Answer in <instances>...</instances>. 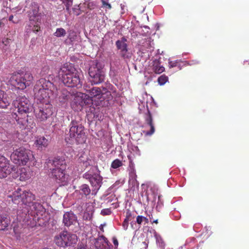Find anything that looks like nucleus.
<instances>
[{"label":"nucleus","mask_w":249,"mask_h":249,"mask_svg":"<svg viewBox=\"0 0 249 249\" xmlns=\"http://www.w3.org/2000/svg\"><path fill=\"white\" fill-rule=\"evenodd\" d=\"M66 34V31L62 28H57L54 35L57 37H63Z\"/></svg>","instance_id":"e433bc0d"},{"label":"nucleus","mask_w":249,"mask_h":249,"mask_svg":"<svg viewBox=\"0 0 249 249\" xmlns=\"http://www.w3.org/2000/svg\"><path fill=\"white\" fill-rule=\"evenodd\" d=\"M102 7L107 9H110L111 8V6L110 4L107 2L105 0H102Z\"/></svg>","instance_id":"37998d69"},{"label":"nucleus","mask_w":249,"mask_h":249,"mask_svg":"<svg viewBox=\"0 0 249 249\" xmlns=\"http://www.w3.org/2000/svg\"><path fill=\"white\" fill-rule=\"evenodd\" d=\"M40 23L30 21L29 24L26 27V30L27 33L32 31L35 33L37 32L40 29Z\"/></svg>","instance_id":"393cba45"},{"label":"nucleus","mask_w":249,"mask_h":249,"mask_svg":"<svg viewBox=\"0 0 249 249\" xmlns=\"http://www.w3.org/2000/svg\"><path fill=\"white\" fill-rule=\"evenodd\" d=\"M136 220L137 223L139 224H141L143 221H145L146 223L148 222L147 218L141 215L138 216Z\"/></svg>","instance_id":"79ce46f5"},{"label":"nucleus","mask_w":249,"mask_h":249,"mask_svg":"<svg viewBox=\"0 0 249 249\" xmlns=\"http://www.w3.org/2000/svg\"><path fill=\"white\" fill-rule=\"evenodd\" d=\"M83 178L89 180L92 187V194L95 195L102 184L103 178L98 173L91 174L88 172L83 175Z\"/></svg>","instance_id":"ddd939ff"},{"label":"nucleus","mask_w":249,"mask_h":249,"mask_svg":"<svg viewBox=\"0 0 249 249\" xmlns=\"http://www.w3.org/2000/svg\"><path fill=\"white\" fill-rule=\"evenodd\" d=\"M88 93V97L92 99L91 104L96 106H104L105 104L102 103V91L98 87H92L91 89H86Z\"/></svg>","instance_id":"2eb2a0df"},{"label":"nucleus","mask_w":249,"mask_h":249,"mask_svg":"<svg viewBox=\"0 0 249 249\" xmlns=\"http://www.w3.org/2000/svg\"><path fill=\"white\" fill-rule=\"evenodd\" d=\"M35 98L40 104H50L51 98H56L57 88L52 82L46 78H40L34 87Z\"/></svg>","instance_id":"f257e3e1"},{"label":"nucleus","mask_w":249,"mask_h":249,"mask_svg":"<svg viewBox=\"0 0 249 249\" xmlns=\"http://www.w3.org/2000/svg\"><path fill=\"white\" fill-rule=\"evenodd\" d=\"M126 41V39L124 37H123L120 40H118L115 43L117 49L121 51L127 48Z\"/></svg>","instance_id":"cd10ccee"},{"label":"nucleus","mask_w":249,"mask_h":249,"mask_svg":"<svg viewBox=\"0 0 249 249\" xmlns=\"http://www.w3.org/2000/svg\"><path fill=\"white\" fill-rule=\"evenodd\" d=\"M52 177L59 183H61L62 185H64L68 181L69 176L65 173V171L52 169Z\"/></svg>","instance_id":"dca6fc26"},{"label":"nucleus","mask_w":249,"mask_h":249,"mask_svg":"<svg viewBox=\"0 0 249 249\" xmlns=\"http://www.w3.org/2000/svg\"><path fill=\"white\" fill-rule=\"evenodd\" d=\"M58 76L68 87H74L81 85L78 72L71 64H64L59 70Z\"/></svg>","instance_id":"7ed1b4c3"},{"label":"nucleus","mask_w":249,"mask_h":249,"mask_svg":"<svg viewBox=\"0 0 249 249\" xmlns=\"http://www.w3.org/2000/svg\"><path fill=\"white\" fill-rule=\"evenodd\" d=\"M80 249H85V248L84 247L83 248H81Z\"/></svg>","instance_id":"4d7b16f0"},{"label":"nucleus","mask_w":249,"mask_h":249,"mask_svg":"<svg viewBox=\"0 0 249 249\" xmlns=\"http://www.w3.org/2000/svg\"><path fill=\"white\" fill-rule=\"evenodd\" d=\"M63 224L70 230L75 232L79 229V223L77 217L72 212H66L64 214Z\"/></svg>","instance_id":"9b49d317"},{"label":"nucleus","mask_w":249,"mask_h":249,"mask_svg":"<svg viewBox=\"0 0 249 249\" xmlns=\"http://www.w3.org/2000/svg\"><path fill=\"white\" fill-rule=\"evenodd\" d=\"M29 17L30 21L41 23V16L38 13V6L36 4L34 3V5H32V10L29 13Z\"/></svg>","instance_id":"a211bd4d"},{"label":"nucleus","mask_w":249,"mask_h":249,"mask_svg":"<svg viewBox=\"0 0 249 249\" xmlns=\"http://www.w3.org/2000/svg\"><path fill=\"white\" fill-rule=\"evenodd\" d=\"M179 61L178 60H176L175 61H170L169 62V66L170 68H174L178 66V63Z\"/></svg>","instance_id":"a18cd8bd"},{"label":"nucleus","mask_w":249,"mask_h":249,"mask_svg":"<svg viewBox=\"0 0 249 249\" xmlns=\"http://www.w3.org/2000/svg\"><path fill=\"white\" fill-rule=\"evenodd\" d=\"M76 36L74 33L70 34L68 36L67 39L65 41V42L67 45H72V42L74 41Z\"/></svg>","instance_id":"4c0bfd02"},{"label":"nucleus","mask_w":249,"mask_h":249,"mask_svg":"<svg viewBox=\"0 0 249 249\" xmlns=\"http://www.w3.org/2000/svg\"><path fill=\"white\" fill-rule=\"evenodd\" d=\"M177 67L179 69V70L181 69V66L179 63H178V66Z\"/></svg>","instance_id":"3c124183"},{"label":"nucleus","mask_w":249,"mask_h":249,"mask_svg":"<svg viewBox=\"0 0 249 249\" xmlns=\"http://www.w3.org/2000/svg\"><path fill=\"white\" fill-rule=\"evenodd\" d=\"M93 242L95 248L97 249H102L104 244H107L108 242L107 239L103 235L94 238Z\"/></svg>","instance_id":"412c9836"},{"label":"nucleus","mask_w":249,"mask_h":249,"mask_svg":"<svg viewBox=\"0 0 249 249\" xmlns=\"http://www.w3.org/2000/svg\"><path fill=\"white\" fill-rule=\"evenodd\" d=\"M9 224L10 220L8 218L0 215V230H5Z\"/></svg>","instance_id":"c85d7f7f"},{"label":"nucleus","mask_w":249,"mask_h":249,"mask_svg":"<svg viewBox=\"0 0 249 249\" xmlns=\"http://www.w3.org/2000/svg\"><path fill=\"white\" fill-rule=\"evenodd\" d=\"M128 221H129V218H128V216H127L126 217V218L124 219V221L123 222V224L124 228L125 230H126L127 228L128 225Z\"/></svg>","instance_id":"de8ad7c7"},{"label":"nucleus","mask_w":249,"mask_h":249,"mask_svg":"<svg viewBox=\"0 0 249 249\" xmlns=\"http://www.w3.org/2000/svg\"><path fill=\"white\" fill-rule=\"evenodd\" d=\"M100 229H101V230H102L103 231H103V227H101V228H100Z\"/></svg>","instance_id":"6e6d98bb"},{"label":"nucleus","mask_w":249,"mask_h":249,"mask_svg":"<svg viewBox=\"0 0 249 249\" xmlns=\"http://www.w3.org/2000/svg\"><path fill=\"white\" fill-rule=\"evenodd\" d=\"M92 99L88 97V95L79 92L75 96L72 103L73 107H76V109L81 110L85 106H89L91 105Z\"/></svg>","instance_id":"f8f14e48"},{"label":"nucleus","mask_w":249,"mask_h":249,"mask_svg":"<svg viewBox=\"0 0 249 249\" xmlns=\"http://www.w3.org/2000/svg\"><path fill=\"white\" fill-rule=\"evenodd\" d=\"M34 108L35 116L39 121L47 120L53 114V108L50 104H38Z\"/></svg>","instance_id":"9d476101"},{"label":"nucleus","mask_w":249,"mask_h":249,"mask_svg":"<svg viewBox=\"0 0 249 249\" xmlns=\"http://www.w3.org/2000/svg\"><path fill=\"white\" fill-rule=\"evenodd\" d=\"M14 104L17 106V110L12 115V117L23 127L28 125L31 126V125H29L31 122H29L28 119L26 118L28 117L27 113L31 109L29 100L25 96H21L18 98Z\"/></svg>","instance_id":"f03ea898"},{"label":"nucleus","mask_w":249,"mask_h":249,"mask_svg":"<svg viewBox=\"0 0 249 249\" xmlns=\"http://www.w3.org/2000/svg\"><path fill=\"white\" fill-rule=\"evenodd\" d=\"M40 74L41 76H44L43 78H46L47 80H49L51 82H52L53 78V76L50 71L49 67L47 65H45L42 67Z\"/></svg>","instance_id":"4be33fe9"},{"label":"nucleus","mask_w":249,"mask_h":249,"mask_svg":"<svg viewBox=\"0 0 249 249\" xmlns=\"http://www.w3.org/2000/svg\"><path fill=\"white\" fill-rule=\"evenodd\" d=\"M9 104V101L7 98L4 92L0 89V107L5 108Z\"/></svg>","instance_id":"a878e982"},{"label":"nucleus","mask_w":249,"mask_h":249,"mask_svg":"<svg viewBox=\"0 0 249 249\" xmlns=\"http://www.w3.org/2000/svg\"><path fill=\"white\" fill-rule=\"evenodd\" d=\"M153 70L156 73L160 74L164 71V68L160 65L159 61L155 60L153 61Z\"/></svg>","instance_id":"bb28decb"},{"label":"nucleus","mask_w":249,"mask_h":249,"mask_svg":"<svg viewBox=\"0 0 249 249\" xmlns=\"http://www.w3.org/2000/svg\"><path fill=\"white\" fill-rule=\"evenodd\" d=\"M82 157H80L79 158V160L80 162H83V166L85 167H87L88 166H89L90 165V160H87L85 161H84L82 160Z\"/></svg>","instance_id":"49530a36"},{"label":"nucleus","mask_w":249,"mask_h":249,"mask_svg":"<svg viewBox=\"0 0 249 249\" xmlns=\"http://www.w3.org/2000/svg\"><path fill=\"white\" fill-rule=\"evenodd\" d=\"M122 165V161L118 160L116 159L111 163V167L114 169H117V168L121 166Z\"/></svg>","instance_id":"a19ab883"},{"label":"nucleus","mask_w":249,"mask_h":249,"mask_svg":"<svg viewBox=\"0 0 249 249\" xmlns=\"http://www.w3.org/2000/svg\"><path fill=\"white\" fill-rule=\"evenodd\" d=\"M154 223H155L156 224H157L158 223V219H156L155 220H154L153 222Z\"/></svg>","instance_id":"603ef678"},{"label":"nucleus","mask_w":249,"mask_h":249,"mask_svg":"<svg viewBox=\"0 0 249 249\" xmlns=\"http://www.w3.org/2000/svg\"><path fill=\"white\" fill-rule=\"evenodd\" d=\"M72 10L74 15L78 16L81 14V11H85V9L82 4H80L79 5H75L72 8Z\"/></svg>","instance_id":"7c9ffc66"},{"label":"nucleus","mask_w":249,"mask_h":249,"mask_svg":"<svg viewBox=\"0 0 249 249\" xmlns=\"http://www.w3.org/2000/svg\"><path fill=\"white\" fill-rule=\"evenodd\" d=\"M42 249H50V248H44Z\"/></svg>","instance_id":"5fc2aeb1"},{"label":"nucleus","mask_w":249,"mask_h":249,"mask_svg":"<svg viewBox=\"0 0 249 249\" xmlns=\"http://www.w3.org/2000/svg\"><path fill=\"white\" fill-rule=\"evenodd\" d=\"M20 179L21 180H25L30 178V173L29 172L27 171V170L23 168L20 171Z\"/></svg>","instance_id":"2f4dec72"},{"label":"nucleus","mask_w":249,"mask_h":249,"mask_svg":"<svg viewBox=\"0 0 249 249\" xmlns=\"http://www.w3.org/2000/svg\"><path fill=\"white\" fill-rule=\"evenodd\" d=\"M34 158L33 152L23 147L15 150L11 155L13 161L19 165H25L29 160Z\"/></svg>","instance_id":"1a4fd4ad"},{"label":"nucleus","mask_w":249,"mask_h":249,"mask_svg":"<svg viewBox=\"0 0 249 249\" xmlns=\"http://www.w3.org/2000/svg\"><path fill=\"white\" fill-rule=\"evenodd\" d=\"M89 73L92 84H99L104 81L105 73L102 65L97 61H93L89 68Z\"/></svg>","instance_id":"423d86ee"},{"label":"nucleus","mask_w":249,"mask_h":249,"mask_svg":"<svg viewBox=\"0 0 249 249\" xmlns=\"http://www.w3.org/2000/svg\"><path fill=\"white\" fill-rule=\"evenodd\" d=\"M34 77L29 71H22L13 74L10 77L9 82L15 87L24 89L32 83Z\"/></svg>","instance_id":"39448f33"},{"label":"nucleus","mask_w":249,"mask_h":249,"mask_svg":"<svg viewBox=\"0 0 249 249\" xmlns=\"http://www.w3.org/2000/svg\"><path fill=\"white\" fill-rule=\"evenodd\" d=\"M35 199V196L32 193L23 191L19 188H18L12 196V200L15 204H19L21 202L22 204L25 206L26 209L34 202L33 200Z\"/></svg>","instance_id":"6e6552de"},{"label":"nucleus","mask_w":249,"mask_h":249,"mask_svg":"<svg viewBox=\"0 0 249 249\" xmlns=\"http://www.w3.org/2000/svg\"><path fill=\"white\" fill-rule=\"evenodd\" d=\"M57 95L56 97H58V100L59 102L61 103H65L66 101L68 100L70 98L71 95L70 93L66 89H63L58 94V91L56 92Z\"/></svg>","instance_id":"b1692460"},{"label":"nucleus","mask_w":249,"mask_h":249,"mask_svg":"<svg viewBox=\"0 0 249 249\" xmlns=\"http://www.w3.org/2000/svg\"><path fill=\"white\" fill-rule=\"evenodd\" d=\"M82 5L84 6V9L86 8H88L89 9H94L96 6L95 3L93 1H89L86 2L82 4Z\"/></svg>","instance_id":"58836bf2"},{"label":"nucleus","mask_w":249,"mask_h":249,"mask_svg":"<svg viewBox=\"0 0 249 249\" xmlns=\"http://www.w3.org/2000/svg\"><path fill=\"white\" fill-rule=\"evenodd\" d=\"M16 168L10 164L9 161L3 156L0 155V178H3L10 175Z\"/></svg>","instance_id":"4468645a"},{"label":"nucleus","mask_w":249,"mask_h":249,"mask_svg":"<svg viewBox=\"0 0 249 249\" xmlns=\"http://www.w3.org/2000/svg\"><path fill=\"white\" fill-rule=\"evenodd\" d=\"M69 137H67L65 140L67 142L72 143H82L86 141V135L84 127L82 125L80 117L72 119L69 125Z\"/></svg>","instance_id":"20e7f679"},{"label":"nucleus","mask_w":249,"mask_h":249,"mask_svg":"<svg viewBox=\"0 0 249 249\" xmlns=\"http://www.w3.org/2000/svg\"><path fill=\"white\" fill-rule=\"evenodd\" d=\"M80 191L81 193L85 195V196L89 195L91 192L89 186L87 184H83L80 186Z\"/></svg>","instance_id":"473e14b6"},{"label":"nucleus","mask_w":249,"mask_h":249,"mask_svg":"<svg viewBox=\"0 0 249 249\" xmlns=\"http://www.w3.org/2000/svg\"><path fill=\"white\" fill-rule=\"evenodd\" d=\"M155 236L157 245L161 249H163L165 246V244L160 236L157 234H156Z\"/></svg>","instance_id":"c9c22d12"},{"label":"nucleus","mask_w":249,"mask_h":249,"mask_svg":"<svg viewBox=\"0 0 249 249\" xmlns=\"http://www.w3.org/2000/svg\"><path fill=\"white\" fill-rule=\"evenodd\" d=\"M26 209L27 210V213L33 216L38 215L39 214H42L45 211L44 208L40 203L35 202L32 203L31 206L27 208Z\"/></svg>","instance_id":"f3484780"},{"label":"nucleus","mask_w":249,"mask_h":249,"mask_svg":"<svg viewBox=\"0 0 249 249\" xmlns=\"http://www.w3.org/2000/svg\"><path fill=\"white\" fill-rule=\"evenodd\" d=\"M111 211L110 209H104L101 212V214L102 215H107L110 214Z\"/></svg>","instance_id":"c03bdc74"},{"label":"nucleus","mask_w":249,"mask_h":249,"mask_svg":"<svg viewBox=\"0 0 249 249\" xmlns=\"http://www.w3.org/2000/svg\"><path fill=\"white\" fill-rule=\"evenodd\" d=\"M52 165L53 168L52 169L61 170L65 171L67 165L65 160L60 158H55L53 160Z\"/></svg>","instance_id":"aec40b11"},{"label":"nucleus","mask_w":249,"mask_h":249,"mask_svg":"<svg viewBox=\"0 0 249 249\" xmlns=\"http://www.w3.org/2000/svg\"><path fill=\"white\" fill-rule=\"evenodd\" d=\"M131 175H132L133 174H134V175H135V174L133 172H131Z\"/></svg>","instance_id":"864d4df0"},{"label":"nucleus","mask_w":249,"mask_h":249,"mask_svg":"<svg viewBox=\"0 0 249 249\" xmlns=\"http://www.w3.org/2000/svg\"><path fill=\"white\" fill-rule=\"evenodd\" d=\"M145 124L149 127V131H144L143 132L147 136H151L155 132V126L153 123V118L152 115L148 110L147 113L145 114L144 116Z\"/></svg>","instance_id":"6ab92c4d"},{"label":"nucleus","mask_w":249,"mask_h":249,"mask_svg":"<svg viewBox=\"0 0 249 249\" xmlns=\"http://www.w3.org/2000/svg\"><path fill=\"white\" fill-rule=\"evenodd\" d=\"M35 143L38 149L42 150L48 146L49 142L44 137H41L37 138Z\"/></svg>","instance_id":"5701e85b"},{"label":"nucleus","mask_w":249,"mask_h":249,"mask_svg":"<svg viewBox=\"0 0 249 249\" xmlns=\"http://www.w3.org/2000/svg\"><path fill=\"white\" fill-rule=\"evenodd\" d=\"M168 78L167 76H166L164 75H162L160 76L158 78V81L159 84L160 85H163L168 81Z\"/></svg>","instance_id":"ea45409f"},{"label":"nucleus","mask_w":249,"mask_h":249,"mask_svg":"<svg viewBox=\"0 0 249 249\" xmlns=\"http://www.w3.org/2000/svg\"><path fill=\"white\" fill-rule=\"evenodd\" d=\"M61 1L65 4L67 12L70 13V7L72 5L73 0H61Z\"/></svg>","instance_id":"72a5a7b5"},{"label":"nucleus","mask_w":249,"mask_h":249,"mask_svg":"<svg viewBox=\"0 0 249 249\" xmlns=\"http://www.w3.org/2000/svg\"><path fill=\"white\" fill-rule=\"evenodd\" d=\"M13 18H14V16L11 15V16H10L9 17V20L10 21H12L13 23H17V20H14Z\"/></svg>","instance_id":"8fccbe9b"},{"label":"nucleus","mask_w":249,"mask_h":249,"mask_svg":"<svg viewBox=\"0 0 249 249\" xmlns=\"http://www.w3.org/2000/svg\"><path fill=\"white\" fill-rule=\"evenodd\" d=\"M113 244L115 246H118V240L117 239L115 238V237H113Z\"/></svg>","instance_id":"09e8293b"},{"label":"nucleus","mask_w":249,"mask_h":249,"mask_svg":"<svg viewBox=\"0 0 249 249\" xmlns=\"http://www.w3.org/2000/svg\"><path fill=\"white\" fill-rule=\"evenodd\" d=\"M120 54L124 58H130L131 57V54L128 51V48H126L120 51Z\"/></svg>","instance_id":"f704fd0d"},{"label":"nucleus","mask_w":249,"mask_h":249,"mask_svg":"<svg viewBox=\"0 0 249 249\" xmlns=\"http://www.w3.org/2000/svg\"><path fill=\"white\" fill-rule=\"evenodd\" d=\"M102 102L105 100L108 102L112 98L110 91L107 90L106 89H104L102 91Z\"/></svg>","instance_id":"c756f323"},{"label":"nucleus","mask_w":249,"mask_h":249,"mask_svg":"<svg viewBox=\"0 0 249 249\" xmlns=\"http://www.w3.org/2000/svg\"><path fill=\"white\" fill-rule=\"evenodd\" d=\"M77 239L76 234L67 231H63L55 236L54 241L58 246L66 248L75 245Z\"/></svg>","instance_id":"0eeeda50"}]
</instances>
